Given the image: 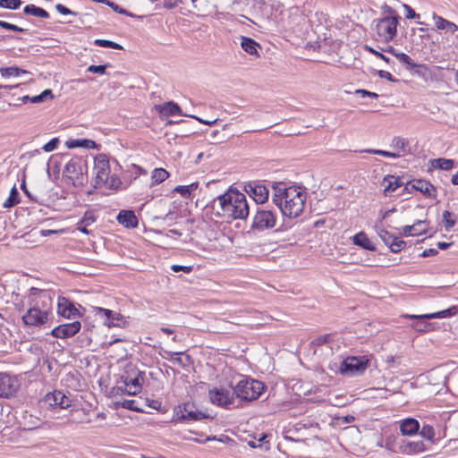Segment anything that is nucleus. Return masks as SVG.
Masks as SVG:
<instances>
[{
    "label": "nucleus",
    "instance_id": "nucleus-1",
    "mask_svg": "<svg viewBox=\"0 0 458 458\" xmlns=\"http://www.w3.org/2000/svg\"><path fill=\"white\" fill-rule=\"evenodd\" d=\"M26 303H15L16 310L21 313V321L25 327L40 328L45 327L52 316V299L44 291L31 288L26 297Z\"/></svg>",
    "mask_w": 458,
    "mask_h": 458
},
{
    "label": "nucleus",
    "instance_id": "nucleus-2",
    "mask_svg": "<svg viewBox=\"0 0 458 458\" xmlns=\"http://www.w3.org/2000/svg\"><path fill=\"white\" fill-rule=\"evenodd\" d=\"M306 199V191L301 186L287 185L284 182H275L272 186V201L284 216H299L303 211Z\"/></svg>",
    "mask_w": 458,
    "mask_h": 458
},
{
    "label": "nucleus",
    "instance_id": "nucleus-3",
    "mask_svg": "<svg viewBox=\"0 0 458 458\" xmlns=\"http://www.w3.org/2000/svg\"><path fill=\"white\" fill-rule=\"evenodd\" d=\"M218 204L216 214L226 219H245L250 208L245 194L230 189L225 193L214 199V205Z\"/></svg>",
    "mask_w": 458,
    "mask_h": 458
},
{
    "label": "nucleus",
    "instance_id": "nucleus-4",
    "mask_svg": "<svg viewBox=\"0 0 458 458\" xmlns=\"http://www.w3.org/2000/svg\"><path fill=\"white\" fill-rule=\"evenodd\" d=\"M265 385L250 377H243L233 387V394L242 401L257 400L265 391Z\"/></svg>",
    "mask_w": 458,
    "mask_h": 458
},
{
    "label": "nucleus",
    "instance_id": "nucleus-5",
    "mask_svg": "<svg viewBox=\"0 0 458 458\" xmlns=\"http://www.w3.org/2000/svg\"><path fill=\"white\" fill-rule=\"evenodd\" d=\"M375 29L380 41L388 43L397 35L399 21L394 17H382L375 20Z\"/></svg>",
    "mask_w": 458,
    "mask_h": 458
},
{
    "label": "nucleus",
    "instance_id": "nucleus-6",
    "mask_svg": "<svg viewBox=\"0 0 458 458\" xmlns=\"http://www.w3.org/2000/svg\"><path fill=\"white\" fill-rule=\"evenodd\" d=\"M368 360L364 357L350 356L341 362L339 371L345 376H357L366 370Z\"/></svg>",
    "mask_w": 458,
    "mask_h": 458
},
{
    "label": "nucleus",
    "instance_id": "nucleus-7",
    "mask_svg": "<svg viewBox=\"0 0 458 458\" xmlns=\"http://www.w3.org/2000/svg\"><path fill=\"white\" fill-rule=\"evenodd\" d=\"M83 161L79 157H74L65 165L63 173L76 186L83 183Z\"/></svg>",
    "mask_w": 458,
    "mask_h": 458
},
{
    "label": "nucleus",
    "instance_id": "nucleus-8",
    "mask_svg": "<svg viewBox=\"0 0 458 458\" xmlns=\"http://www.w3.org/2000/svg\"><path fill=\"white\" fill-rule=\"evenodd\" d=\"M276 224V216L272 210L259 208L253 217L252 228L263 231L273 228Z\"/></svg>",
    "mask_w": 458,
    "mask_h": 458
},
{
    "label": "nucleus",
    "instance_id": "nucleus-9",
    "mask_svg": "<svg viewBox=\"0 0 458 458\" xmlns=\"http://www.w3.org/2000/svg\"><path fill=\"white\" fill-rule=\"evenodd\" d=\"M20 388L18 378L7 372H0V398L13 396Z\"/></svg>",
    "mask_w": 458,
    "mask_h": 458
},
{
    "label": "nucleus",
    "instance_id": "nucleus-10",
    "mask_svg": "<svg viewBox=\"0 0 458 458\" xmlns=\"http://www.w3.org/2000/svg\"><path fill=\"white\" fill-rule=\"evenodd\" d=\"M177 420H201L208 418V415L200 411H198L194 404L191 403H185L182 405H179L175 410Z\"/></svg>",
    "mask_w": 458,
    "mask_h": 458
},
{
    "label": "nucleus",
    "instance_id": "nucleus-11",
    "mask_svg": "<svg viewBox=\"0 0 458 458\" xmlns=\"http://www.w3.org/2000/svg\"><path fill=\"white\" fill-rule=\"evenodd\" d=\"M72 399L62 391L55 390L44 397V403L53 409H68L72 406Z\"/></svg>",
    "mask_w": 458,
    "mask_h": 458
},
{
    "label": "nucleus",
    "instance_id": "nucleus-12",
    "mask_svg": "<svg viewBox=\"0 0 458 458\" xmlns=\"http://www.w3.org/2000/svg\"><path fill=\"white\" fill-rule=\"evenodd\" d=\"M94 171L96 173V183L99 186L106 182L110 175V165L108 159L104 155L96 157L94 161Z\"/></svg>",
    "mask_w": 458,
    "mask_h": 458
},
{
    "label": "nucleus",
    "instance_id": "nucleus-13",
    "mask_svg": "<svg viewBox=\"0 0 458 458\" xmlns=\"http://www.w3.org/2000/svg\"><path fill=\"white\" fill-rule=\"evenodd\" d=\"M233 393L224 388H213L208 391V397L213 404L226 407L233 402Z\"/></svg>",
    "mask_w": 458,
    "mask_h": 458
},
{
    "label": "nucleus",
    "instance_id": "nucleus-14",
    "mask_svg": "<svg viewBox=\"0 0 458 458\" xmlns=\"http://www.w3.org/2000/svg\"><path fill=\"white\" fill-rule=\"evenodd\" d=\"M95 314L99 316L103 319V324L108 327H121L123 324V317L111 310L96 307Z\"/></svg>",
    "mask_w": 458,
    "mask_h": 458
},
{
    "label": "nucleus",
    "instance_id": "nucleus-15",
    "mask_svg": "<svg viewBox=\"0 0 458 458\" xmlns=\"http://www.w3.org/2000/svg\"><path fill=\"white\" fill-rule=\"evenodd\" d=\"M81 327L80 321L76 320L72 323H65L55 327L51 330V335L55 338H69L74 336Z\"/></svg>",
    "mask_w": 458,
    "mask_h": 458
},
{
    "label": "nucleus",
    "instance_id": "nucleus-16",
    "mask_svg": "<svg viewBox=\"0 0 458 458\" xmlns=\"http://www.w3.org/2000/svg\"><path fill=\"white\" fill-rule=\"evenodd\" d=\"M245 191L258 204H263L268 199L269 191L264 184L250 182L245 186Z\"/></svg>",
    "mask_w": 458,
    "mask_h": 458
},
{
    "label": "nucleus",
    "instance_id": "nucleus-17",
    "mask_svg": "<svg viewBox=\"0 0 458 458\" xmlns=\"http://www.w3.org/2000/svg\"><path fill=\"white\" fill-rule=\"evenodd\" d=\"M57 313L65 318H76L81 317L78 309L65 297H60L57 302Z\"/></svg>",
    "mask_w": 458,
    "mask_h": 458
},
{
    "label": "nucleus",
    "instance_id": "nucleus-18",
    "mask_svg": "<svg viewBox=\"0 0 458 458\" xmlns=\"http://www.w3.org/2000/svg\"><path fill=\"white\" fill-rule=\"evenodd\" d=\"M458 309L455 305L449 307L446 310H443L441 311L434 312V313H428V314H422V315H411L406 314L403 317L411 319H432V318H446L454 317L457 314Z\"/></svg>",
    "mask_w": 458,
    "mask_h": 458
},
{
    "label": "nucleus",
    "instance_id": "nucleus-19",
    "mask_svg": "<svg viewBox=\"0 0 458 458\" xmlns=\"http://www.w3.org/2000/svg\"><path fill=\"white\" fill-rule=\"evenodd\" d=\"M411 190L420 191L426 197L437 199V189L428 181L422 179L411 181Z\"/></svg>",
    "mask_w": 458,
    "mask_h": 458
},
{
    "label": "nucleus",
    "instance_id": "nucleus-20",
    "mask_svg": "<svg viewBox=\"0 0 458 458\" xmlns=\"http://www.w3.org/2000/svg\"><path fill=\"white\" fill-rule=\"evenodd\" d=\"M427 230L428 222L426 220H417L411 225L402 227L400 233L403 236H418L426 233Z\"/></svg>",
    "mask_w": 458,
    "mask_h": 458
},
{
    "label": "nucleus",
    "instance_id": "nucleus-21",
    "mask_svg": "<svg viewBox=\"0 0 458 458\" xmlns=\"http://www.w3.org/2000/svg\"><path fill=\"white\" fill-rule=\"evenodd\" d=\"M142 377L140 374L138 375V377L132 378L130 377H126L123 379L124 384V390H123L125 394L128 395H136L139 393H140L142 389L141 381Z\"/></svg>",
    "mask_w": 458,
    "mask_h": 458
},
{
    "label": "nucleus",
    "instance_id": "nucleus-22",
    "mask_svg": "<svg viewBox=\"0 0 458 458\" xmlns=\"http://www.w3.org/2000/svg\"><path fill=\"white\" fill-rule=\"evenodd\" d=\"M152 111H155L159 114H182L181 107L174 101L155 105Z\"/></svg>",
    "mask_w": 458,
    "mask_h": 458
},
{
    "label": "nucleus",
    "instance_id": "nucleus-23",
    "mask_svg": "<svg viewBox=\"0 0 458 458\" xmlns=\"http://www.w3.org/2000/svg\"><path fill=\"white\" fill-rule=\"evenodd\" d=\"M119 224L128 228H135L138 225V218L131 210H122L117 216Z\"/></svg>",
    "mask_w": 458,
    "mask_h": 458
},
{
    "label": "nucleus",
    "instance_id": "nucleus-24",
    "mask_svg": "<svg viewBox=\"0 0 458 458\" xmlns=\"http://www.w3.org/2000/svg\"><path fill=\"white\" fill-rule=\"evenodd\" d=\"M420 430V423L413 418H407L400 424V431L403 436H413Z\"/></svg>",
    "mask_w": 458,
    "mask_h": 458
},
{
    "label": "nucleus",
    "instance_id": "nucleus-25",
    "mask_svg": "<svg viewBox=\"0 0 458 458\" xmlns=\"http://www.w3.org/2000/svg\"><path fill=\"white\" fill-rule=\"evenodd\" d=\"M401 451L407 454H420L426 450V446L422 441H409L403 444Z\"/></svg>",
    "mask_w": 458,
    "mask_h": 458
},
{
    "label": "nucleus",
    "instance_id": "nucleus-26",
    "mask_svg": "<svg viewBox=\"0 0 458 458\" xmlns=\"http://www.w3.org/2000/svg\"><path fill=\"white\" fill-rule=\"evenodd\" d=\"M352 242L355 245H358L364 250H375L376 247L374 243L368 238L364 232H360L352 237Z\"/></svg>",
    "mask_w": 458,
    "mask_h": 458
},
{
    "label": "nucleus",
    "instance_id": "nucleus-27",
    "mask_svg": "<svg viewBox=\"0 0 458 458\" xmlns=\"http://www.w3.org/2000/svg\"><path fill=\"white\" fill-rule=\"evenodd\" d=\"M96 142L91 140L86 139H71L65 142V146L72 149L75 148H94L96 147Z\"/></svg>",
    "mask_w": 458,
    "mask_h": 458
},
{
    "label": "nucleus",
    "instance_id": "nucleus-28",
    "mask_svg": "<svg viewBox=\"0 0 458 458\" xmlns=\"http://www.w3.org/2000/svg\"><path fill=\"white\" fill-rule=\"evenodd\" d=\"M433 18L435 20V25L437 30H445L450 32H454L458 30V26L456 24L444 19L441 16L437 15L435 13H433Z\"/></svg>",
    "mask_w": 458,
    "mask_h": 458
},
{
    "label": "nucleus",
    "instance_id": "nucleus-29",
    "mask_svg": "<svg viewBox=\"0 0 458 458\" xmlns=\"http://www.w3.org/2000/svg\"><path fill=\"white\" fill-rule=\"evenodd\" d=\"M383 182L384 184L386 183L384 189L385 195L394 192L403 184V182H401L400 178L395 177L394 175H388L385 177Z\"/></svg>",
    "mask_w": 458,
    "mask_h": 458
},
{
    "label": "nucleus",
    "instance_id": "nucleus-30",
    "mask_svg": "<svg viewBox=\"0 0 458 458\" xmlns=\"http://www.w3.org/2000/svg\"><path fill=\"white\" fill-rule=\"evenodd\" d=\"M241 47L249 55L259 56L257 47L259 44L252 38L247 37L241 38Z\"/></svg>",
    "mask_w": 458,
    "mask_h": 458
},
{
    "label": "nucleus",
    "instance_id": "nucleus-31",
    "mask_svg": "<svg viewBox=\"0 0 458 458\" xmlns=\"http://www.w3.org/2000/svg\"><path fill=\"white\" fill-rule=\"evenodd\" d=\"M447 387L458 395V367L452 370L445 377Z\"/></svg>",
    "mask_w": 458,
    "mask_h": 458
},
{
    "label": "nucleus",
    "instance_id": "nucleus-32",
    "mask_svg": "<svg viewBox=\"0 0 458 458\" xmlns=\"http://www.w3.org/2000/svg\"><path fill=\"white\" fill-rule=\"evenodd\" d=\"M433 168L449 171L454 168V161L446 158H436L430 161Z\"/></svg>",
    "mask_w": 458,
    "mask_h": 458
},
{
    "label": "nucleus",
    "instance_id": "nucleus-33",
    "mask_svg": "<svg viewBox=\"0 0 458 458\" xmlns=\"http://www.w3.org/2000/svg\"><path fill=\"white\" fill-rule=\"evenodd\" d=\"M23 12L27 15H32L44 19H47L49 17V13L45 9L38 7L34 4L26 5L23 9Z\"/></svg>",
    "mask_w": 458,
    "mask_h": 458
},
{
    "label": "nucleus",
    "instance_id": "nucleus-34",
    "mask_svg": "<svg viewBox=\"0 0 458 458\" xmlns=\"http://www.w3.org/2000/svg\"><path fill=\"white\" fill-rule=\"evenodd\" d=\"M391 147L393 148H396L399 151L397 153L403 152L407 153L409 151V142L406 139L401 138V137H394L392 140Z\"/></svg>",
    "mask_w": 458,
    "mask_h": 458
},
{
    "label": "nucleus",
    "instance_id": "nucleus-35",
    "mask_svg": "<svg viewBox=\"0 0 458 458\" xmlns=\"http://www.w3.org/2000/svg\"><path fill=\"white\" fill-rule=\"evenodd\" d=\"M0 73L3 77L19 76L21 74L30 73L28 71L21 69L17 66L4 67L0 69Z\"/></svg>",
    "mask_w": 458,
    "mask_h": 458
},
{
    "label": "nucleus",
    "instance_id": "nucleus-36",
    "mask_svg": "<svg viewBox=\"0 0 458 458\" xmlns=\"http://www.w3.org/2000/svg\"><path fill=\"white\" fill-rule=\"evenodd\" d=\"M199 187L198 182H192L189 185H178L174 188V191L180 193L184 198H189L193 191Z\"/></svg>",
    "mask_w": 458,
    "mask_h": 458
},
{
    "label": "nucleus",
    "instance_id": "nucleus-37",
    "mask_svg": "<svg viewBox=\"0 0 458 458\" xmlns=\"http://www.w3.org/2000/svg\"><path fill=\"white\" fill-rule=\"evenodd\" d=\"M54 98L53 92L51 89H45L39 95L30 98L29 96H25L23 98L24 101L30 100L31 103H40L47 101V99H52Z\"/></svg>",
    "mask_w": 458,
    "mask_h": 458
},
{
    "label": "nucleus",
    "instance_id": "nucleus-38",
    "mask_svg": "<svg viewBox=\"0 0 458 458\" xmlns=\"http://www.w3.org/2000/svg\"><path fill=\"white\" fill-rule=\"evenodd\" d=\"M420 435L426 440L434 442L436 433L434 428L431 425L423 424L420 430Z\"/></svg>",
    "mask_w": 458,
    "mask_h": 458
},
{
    "label": "nucleus",
    "instance_id": "nucleus-39",
    "mask_svg": "<svg viewBox=\"0 0 458 458\" xmlns=\"http://www.w3.org/2000/svg\"><path fill=\"white\" fill-rule=\"evenodd\" d=\"M168 176H169V174L167 173L166 170H165L163 168H156L152 172L151 178H152V181L154 183H161L165 179H167Z\"/></svg>",
    "mask_w": 458,
    "mask_h": 458
},
{
    "label": "nucleus",
    "instance_id": "nucleus-40",
    "mask_svg": "<svg viewBox=\"0 0 458 458\" xmlns=\"http://www.w3.org/2000/svg\"><path fill=\"white\" fill-rule=\"evenodd\" d=\"M19 203V192L15 186L10 191L8 199L4 202V208H12Z\"/></svg>",
    "mask_w": 458,
    "mask_h": 458
},
{
    "label": "nucleus",
    "instance_id": "nucleus-41",
    "mask_svg": "<svg viewBox=\"0 0 458 458\" xmlns=\"http://www.w3.org/2000/svg\"><path fill=\"white\" fill-rule=\"evenodd\" d=\"M405 246L406 242L395 236L393 237V241H391L388 244L391 251L394 253L400 252L403 249L405 248Z\"/></svg>",
    "mask_w": 458,
    "mask_h": 458
},
{
    "label": "nucleus",
    "instance_id": "nucleus-42",
    "mask_svg": "<svg viewBox=\"0 0 458 458\" xmlns=\"http://www.w3.org/2000/svg\"><path fill=\"white\" fill-rule=\"evenodd\" d=\"M122 184L120 178L115 174H110L106 182H103L99 186H106L109 189H118Z\"/></svg>",
    "mask_w": 458,
    "mask_h": 458
},
{
    "label": "nucleus",
    "instance_id": "nucleus-43",
    "mask_svg": "<svg viewBox=\"0 0 458 458\" xmlns=\"http://www.w3.org/2000/svg\"><path fill=\"white\" fill-rule=\"evenodd\" d=\"M376 230L381 240L388 246L390 242L393 241L394 235L377 225H376Z\"/></svg>",
    "mask_w": 458,
    "mask_h": 458
},
{
    "label": "nucleus",
    "instance_id": "nucleus-44",
    "mask_svg": "<svg viewBox=\"0 0 458 458\" xmlns=\"http://www.w3.org/2000/svg\"><path fill=\"white\" fill-rule=\"evenodd\" d=\"M396 58L402 63L406 64L408 69H413L415 67H419L420 65L415 64L413 60L405 53H399L396 55Z\"/></svg>",
    "mask_w": 458,
    "mask_h": 458
},
{
    "label": "nucleus",
    "instance_id": "nucleus-45",
    "mask_svg": "<svg viewBox=\"0 0 458 458\" xmlns=\"http://www.w3.org/2000/svg\"><path fill=\"white\" fill-rule=\"evenodd\" d=\"M335 337L333 334H326L322 335H318L312 341V344L315 346H321L323 344H328L331 343L332 339Z\"/></svg>",
    "mask_w": 458,
    "mask_h": 458
},
{
    "label": "nucleus",
    "instance_id": "nucleus-46",
    "mask_svg": "<svg viewBox=\"0 0 458 458\" xmlns=\"http://www.w3.org/2000/svg\"><path fill=\"white\" fill-rule=\"evenodd\" d=\"M21 4V0H0V7L10 10H17Z\"/></svg>",
    "mask_w": 458,
    "mask_h": 458
},
{
    "label": "nucleus",
    "instance_id": "nucleus-47",
    "mask_svg": "<svg viewBox=\"0 0 458 458\" xmlns=\"http://www.w3.org/2000/svg\"><path fill=\"white\" fill-rule=\"evenodd\" d=\"M95 45H97L98 47H110V48H114V49H118V50L123 48L122 46L119 45L118 43H115V42H113L110 40H106V39H96Z\"/></svg>",
    "mask_w": 458,
    "mask_h": 458
},
{
    "label": "nucleus",
    "instance_id": "nucleus-48",
    "mask_svg": "<svg viewBox=\"0 0 458 458\" xmlns=\"http://www.w3.org/2000/svg\"><path fill=\"white\" fill-rule=\"evenodd\" d=\"M365 152L372 153V154H376V155H379V156H383V157H392V158H396V157H401L400 153L390 152V151L380 150V149H366Z\"/></svg>",
    "mask_w": 458,
    "mask_h": 458
},
{
    "label": "nucleus",
    "instance_id": "nucleus-49",
    "mask_svg": "<svg viewBox=\"0 0 458 458\" xmlns=\"http://www.w3.org/2000/svg\"><path fill=\"white\" fill-rule=\"evenodd\" d=\"M452 215L453 214L447 210L443 213V221L446 231H449L455 225V220L451 218Z\"/></svg>",
    "mask_w": 458,
    "mask_h": 458
},
{
    "label": "nucleus",
    "instance_id": "nucleus-50",
    "mask_svg": "<svg viewBox=\"0 0 458 458\" xmlns=\"http://www.w3.org/2000/svg\"><path fill=\"white\" fill-rule=\"evenodd\" d=\"M182 352H171V360L178 363L179 365L185 367L190 362V357L186 355L185 360H183L181 357Z\"/></svg>",
    "mask_w": 458,
    "mask_h": 458
},
{
    "label": "nucleus",
    "instance_id": "nucleus-51",
    "mask_svg": "<svg viewBox=\"0 0 458 458\" xmlns=\"http://www.w3.org/2000/svg\"><path fill=\"white\" fill-rule=\"evenodd\" d=\"M382 13L384 17H394L396 18L397 21H399L400 16L396 13L394 9H393L390 5L384 4L381 7Z\"/></svg>",
    "mask_w": 458,
    "mask_h": 458
},
{
    "label": "nucleus",
    "instance_id": "nucleus-52",
    "mask_svg": "<svg viewBox=\"0 0 458 458\" xmlns=\"http://www.w3.org/2000/svg\"><path fill=\"white\" fill-rule=\"evenodd\" d=\"M60 143V140L58 138H53L51 140H49L47 143H46L42 149L45 152H51L57 148L58 144Z\"/></svg>",
    "mask_w": 458,
    "mask_h": 458
},
{
    "label": "nucleus",
    "instance_id": "nucleus-53",
    "mask_svg": "<svg viewBox=\"0 0 458 458\" xmlns=\"http://www.w3.org/2000/svg\"><path fill=\"white\" fill-rule=\"evenodd\" d=\"M30 420L29 421L24 422V426L27 427L28 430L36 429L41 427V421L38 418H32L30 416Z\"/></svg>",
    "mask_w": 458,
    "mask_h": 458
},
{
    "label": "nucleus",
    "instance_id": "nucleus-54",
    "mask_svg": "<svg viewBox=\"0 0 458 458\" xmlns=\"http://www.w3.org/2000/svg\"><path fill=\"white\" fill-rule=\"evenodd\" d=\"M135 401L134 400H123V402H116L115 407H123L124 409H128L131 411H139L137 407L134 406Z\"/></svg>",
    "mask_w": 458,
    "mask_h": 458
},
{
    "label": "nucleus",
    "instance_id": "nucleus-55",
    "mask_svg": "<svg viewBox=\"0 0 458 458\" xmlns=\"http://www.w3.org/2000/svg\"><path fill=\"white\" fill-rule=\"evenodd\" d=\"M0 27L4 28L5 30H13V31H17V32H23V31L26 30L23 28L18 27L17 25L9 23V22L2 21V20H0Z\"/></svg>",
    "mask_w": 458,
    "mask_h": 458
},
{
    "label": "nucleus",
    "instance_id": "nucleus-56",
    "mask_svg": "<svg viewBox=\"0 0 458 458\" xmlns=\"http://www.w3.org/2000/svg\"><path fill=\"white\" fill-rule=\"evenodd\" d=\"M109 65V64L104 65H89L88 67V71L92 73L104 74L106 73V67H108Z\"/></svg>",
    "mask_w": 458,
    "mask_h": 458
},
{
    "label": "nucleus",
    "instance_id": "nucleus-57",
    "mask_svg": "<svg viewBox=\"0 0 458 458\" xmlns=\"http://www.w3.org/2000/svg\"><path fill=\"white\" fill-rule=\"evenodd\" d=\"M430 324L421 321L416 322L411 325V327L418 332H427L429 330Z\"/></svg>",
    "mask_w": 458,
    "mask_h": 458
},
{
    "label": "nucleus",
    "instance_id": "nucleus-58",
    "mask_svg": "<svg viewBox=\"0 0 458 458\" xmlns=\"http://www.w3.org/2000/svg\"><path fill=\"white\" fill-rule=\"evenodd\" d=\"M171 270L175 273L182 271L188 274L191 272L192 267L191 266L172 265Z\"/></svg>",
    "mask_w": 458,
    "mask_h": 458
},
{
    "label": "nucleus",
    "instance_id": "nucleus-59",
    "mask_svg": "<svg viewBox=\"0 0 458 458\" xmlns=\"http://www.w3.org/2000/svg\"><path fill=\"white\" fill-rule=\"evenodd\" d=\"M403 8L406 11L407 19L420 18V14L416 13L415 11L410 5L403 4Z\"/></svg>",
    "mask_w": 458,
    "mask_h": 458
},
{
    "label": "nucleus",
    "instance_id": "nucleus-60",
    "mask_svg": "<svg viewBox=\"0 0 458 458\" xmlns=\"http://www.w3.org/2000/svg\"><path fill=\"white\" fill-rule=\"evenodd\" d=\"M55 9L59 13L64 14V15H68V14L76 15V13L74 12H72V10H70L69 8H67L66 6H64L61 4H56Z\"/></svg>",
    "mask_w": 458,
    "mask_h": 458
},
{
    "label": "nucleus",
    "instance_id": "nucleus-61",
    "mask_svg": "<svg viewBox=\"0 0 458 458\" xmlns=\"http://www.w3.org/2000/svg\"><path fill=\"white\" fill-rule=\"evenodd\" d=\"M107 5L110 6L114 12H116L118 13L131 16V14L129 13L125 9L120 7L118 4H114V2L110 1L109 4H107Z\"/></svg>",
    "mask_w": 458,
    "mask_h": 458
},
{
    "label": "nucleus",
    "instance_id": "nucleus-62",
    "mask_svg": "<svg viewBox=\"0 0 458 458\" xmlns=\"http://www.w3.org/2000/svg\"><path fill=\"white\" fill-rule=\"evenodd\" d=\"M82 224L85 225H91L96 221L95 216L91 213H86L84 216L81 219Z\"/></svg>",
    "mask_w": 458,
    "mask_h": 458
},
{
    "label": "nucleus",
    "instance_id": "nucleus-63",
    "mask_svg": "<svg viewBox=\"0 0 458 458\" xmlns=\"http://www.w3.org/2000/svg\"><path fill=\"white\" fill-rule=\"evenodd\" d=\"M395 441V437L394 436L387 437L386 439V448L390 451H394V442Z\"/></svg>",
    "mask_w": 458,
    "mask_h": 458
},
{
    "label": "nucleus",
    "instance_id": "nucleus-64",
    "mask_svg": "<svg viewBox=\"0 0 458 458\" xmlns=\"http://www.w3.org/2000/svg\"><path fill=\"white\" fill-rule=\"evenodd\" d=\"M182 2V0H164V6L167 9H172Z\"/></svg>",
    "mask_w": 458,
    "mask_h": 458
}]
</instances>
